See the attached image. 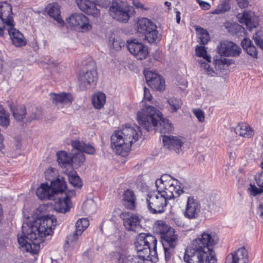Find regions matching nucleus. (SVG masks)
<instances>
[{"label":"nucleus","mask_w":263,"mask_h":263,"mask_svg":"<svg viewBox=\"0 0 263 263\" xmlns=\"http://www.w3.org/2000/svg\"><path fill=\"white\" fill-rule=\"evenodd\" d=\"M57 223L54 215H45L38 219L33 225L28 226L26 232L23 227L22 234L17 236L19 245L21 247H27L28 245L31 248V245H33L40 247L44 242V238L52 234Z\"/></svg>","instance_id":"nucleus-1"},{"label":"nucleus","mask_w":263,"mask_h":263,"mask_svg":"<svg viewBox=\"0 0 263 263\" xmlns=\"http://www.w3.org/2000/svg\"><path fill=\"white\" fill-rule=\"evenodd\" d=\"M137 119L139 125L147 132L158 130L161 133L172 130L171 124L155 107L148 105L138 111Z\"/></svg>","instance_id":"nucleus-2"},{"label":"nucleus","mask_w":263,"mask_h":263,"mask_svg":"<svg viewBox=\"0 0 263 263\" xmlns=\"http://www.w3.org/2000/svg\"><path fill=\"white\" fill-rule=\"evenodd\" d=\"M142 135L140 127L125 124L121 130L115 131L111 137V146L117 154L128 152L133 143Z\"/></svg>","instance_id":"nucleus-3"},{"label":"nucleus","mask_w":263,"mask_h":263,"mask_svg":"<svg viewBox=\"0 0 263 263\" xmlns=\"http://www.w3.org/2000/svg\"><path fill=\"white\" fill-rule=\"evenodd\" d=\"M156 238L149 234L140 233L136 238L135 246L138 254L146 257L147 260L155 263L158 260Z\"/></svg>","instance_id":"nucleus-4"},{"label":"nucleus","mask_w":263,"mask_h":263,"mask_svg":"<svg viewBox=\"0 0 263 263\" xmlns=\"http://www.w3.org/2000/svg\"><path fill=\"white\" fill-rule=\"evenodd\" d=\"M155 230L160 234L166 261L170 260L174 249L177 245L178 235L173 228L162 221L156 223Z\"/></svg>","instance_id":"nucleus-5"},{"label":"nucleus","mask_w":263,"mask_h":263,"mask_svg":"<svg viewBox=\"0 0 263 263\" xmlns=\"http://www.w3.org/2000/svg\"><path fill=\"white\" fill-rule=\"evenodd\" d=\"M157 190L167 200L179 197L184 192L178 185L177 180L168 174H164L155 181Z\"/></svg>","instance_id":"nucleus-6"},{"label":"nucleus","mask_w":263,"mask_h":263,"mask_svg":"<svg viewBox=\"0 0 263 263\" xmlns=\"http://www.w3.org/2000/svg\"><path fill=\"white\" fill-rule=\"evenodd\" d=\"M212 234V232L210 231L203 232L200 237L193 241L192 245L211 255V258L209 259L210 263H216L217 261L216 255L211 247L216 243V240L215 236Z\"/></svg>","instance_id":"nucleus-7"},{"label":"nucleus","mask_w":263,"mask_h":263,"mask_svg":"<svg viewBox=\"0 0 263 263\" xmlns=\"http://www.w3.org/2000/svg\"><path fill=\"white\" fill-rule=\"evenodd\" d=\"M147 208L152 214H161L165 212L167 200L158 190L149 192L146 196Z\"/></svg>","instance_id":"nucleus-8"},{"label":"nucleus","mask_w":263,"mask_h":263,"mask_svg":"<svg viewBox=\"0 0 263 263\" xmlns=\"http://www.w3.org/2000/svg\"><path fill=\"white\" fill-rule=\"evenodd\" d=\"M133 8L122 2H113L109 8V14L115 20L126 23L131 14Z\"/></svg>","instance_id":"nucleus-9"},{"label":"nucleus","mask_w":263,"mask_h":263,"mask_svg":"<svg viewBox=\"0 0 263 263\" xmlns=\"http://www.w3.org/2000/svg\"><path fill=\"white\" fill-rule=\"evenodd\" d=\"M137 31L144 34L145 40L149 43L155 42L158 38L157 26L147 18L139 19L137 23Z\"/></svg>","instance_id":"nucleus-10"},{"label":"nucleus","mask_w":263,"mask_h":263,"mask_svg":"<svg viewBox=\"0 0 263 263\" xmlns=\"http://www.w3.org/2000/svg\"><path fill=\"white\" fill-rule=\"evenodd\" d=\"M211 255L206 252L193 246L187 247L185 251L183 259L186 263H210Z\"/></svg>","instance_id":"nucleus-11"},{"label":"nucleus","mask_w":263,"mask_h":263,"mask_svg":"<svg viewBox=\"0 0 263 263\" xmlns=\"http://www.w3.org/2000/svg\"><path fill=\"white\" fill-rule=\"evenodd\" d=\"M162 142L165 146L170 151L179 154L182 153L184 144L186 142V139L179 136H163Z\"/></svg>","instance_id":"nucleus-12"},{"label":"nucleus","mask_w":263,"mask_h":263,"mask_svg":"<svg viewBox=\"0 0 263 263\" xmlns=\"http://www.w3.org/2000/svg\"><path fill=\"white\" fill-rule=\"evenodd\" d=\"M217 50L221 56L228 57H238L241 52V49L238 45L229 41L221 42L217 46Z\"/></svg>","instance_id":"nucleus-13"},{"label":"nucleus","mask_w":263,"mask_h":263,"mask_svg":"<svg viewBox=\"0 0 263 263\" xmlns=\"http://www.w3.org/2000/svg\"><path fill=\"white\" fill-rule=\"evenodd\" d=\"M126 46L129 52L137 60L145 59L148 54L147 47L136 39L127 41Z\"/></svg>","instance_id":"nucleus-14"},{"label":"nucleus","mask_w":263,"mask_h":263,"mask_svg":"<svg viewBox=\"0 0 263 263\" xmlns=\"http://www.w3.org/2000/svg\"><path fill=\"white\" fill-rule=\"evenodd\" d=\"M200 212L201 204L199 200L194 196H189L183 212L184 217L189 219H195L199 217Z\"/></svg>","instance_id":"nucleus-15"},{"label":"nucleus","mask_w":263,"mask_h":263,"mask_svg":"<svg viewBox=\"0 0 263 263\" xmlns=\"http://www.w3.org/2000/svg\"><path fill=\"white\" fill-rule=\"evenodd\" d=\"M120 216L123 220V226L126 230L135 232L141 230V219L137 215L128 212H124L121 214Z\"/></svg>","instance_id":"nucleus-16"},{"label":"nucleus","mask_w":263,"mask_h":263,"mask_svg":"<svg viewBox=\"0 0 263 263\" xmlns=\"http://www.w3.org/2000/svg\"><path fill=\"white\" fill-rule=\"evenodd\" d=\"M113 257L118 260V263H145V261H148L143 255L127 254L126 250L122 249L115 252Z\"/></svg>","instance_id":"nucleus-17"},{"label":"nucleus","mask_w":263,"mask_h":263,"mask_svg":"<svg viewBox=\"0 0 263 263\" xmlns=\"http://www.w3.org/2000/svg\"><path fill=\"white\" fill-rule=\"evenodd\" d=\"M98 76L96 69L95 67L87 70L80 75L79 86L81 89L84 90L89 88L91 86L96 85Z\"/></svg>","instance_id":"nucleus-18"},{"label":"nucleus","mask_w":263,"mask_h":263,"mask_svg":"<svg viewBox=\"0 0 263 263\" xmlns=\"http://www.w3.org/2000/svg\"><path fill=\"white\" fill-rule=\"evenodd\" d=\"M12 6L6 2H0V21L3 23V32L4 28L10 26L15 23L13 20Z\"/></svg>","instance_id":"nucleus-19"},{"label":"nucleus","mask_w":263,"mask_h":263,"mask_svg":"<svg viewBox=\"0 0 263 263\" xmlns=\"http://www.w3.org/2000/svg\"><path fill=\"white\" fill-rule=\"evenodd\" d=\"M146 82L149 86L154 90H163L165 89V81L158 73L151 71H144Z\"/></svg>","instance_id":"nucleus-20"},{"label":"nucleus","mask_w":263,"mask_h":263,"mask_svg":"<svg viewBox=\"0 0 263 263\" xmlns=\"http://www.w3.org/2000/svg\"><path fill=\"white\" fill-rule=\"evenodd\" d=\"M66 21L70 26L79 27L84 31H88L91 29L88 18L82 13L72 14Z\"/></svg>","instance_id":"nucleus-21"},{"label":"nucleus","mask_w":263,"mask_h":263,"mask_svg":"<svg viewBox=\"0 0 263 263\" xmlns=\"http://www.w3.org/2000/svg\"><path fill=\"white\" fill-rule=\"evenodd\" d=\"M236 17L240 23L245 24L250 30L258 25V17L253 11L244 10L242 13H238Z\"/></svg>","instance_id":"nucleus-22"},{"label":"nucleus","mask_w":263,"mask_h":263,"mask_svg":"<svg viewBox=\"0 0 263 263\" xmlns=\"http://www.w3.org/2000/svg\"><path fill=\"white\" fill-rule=\"evenodd\" d=\"M15 23L4 28V30H6L10 36L11 41L13 45L16 47H21L26 44V41L24 35L17 29L14 28Z\"/></svg>","instance_id":"nucleus-23"},{"label":"nucleus","mask_w":263,"mask_h":263,"mask_svg":"<svg viewBox=\"0 0 263 263\" xmlns=\"http://www.w3.org/2000/svg\"><path fill=\"white\" fill-rule=\"evenodd\" d=\"M248 254L245 247L230 253L227 258V263H248Z\"/></svg>","instance_id":"nucleus-24"},{"label":"nucleus","mask_w":263,"mask_h":263,"mask_svg":"<svg viewBox=\"0 0 263 263\" xmlns=\"http://www.w3.org/2000/svg\"><path fill=\"white\" fill-rule=\"evenodd\" d=\"M89 222L87 218L79 219L76 223V231L72 235H69L67 238V243H70L78 240L83 232L89 226Z\"/></svg>","instance_id":"nucleus-25"},{"label":"nucleus","mask_w":263,"mask_h":263,"mask_svg":"<svg viewBox=\"0 0 263 263\" xmlns=\"http://www.w3.org/2000/svg\"><path fill=\"white\" fill-rule=\"evenodd\" d=\"M80 9L88 15L98 17L100 15V10L96 7L95 2L89 0H76Z\"/></svg>","instance_id":"nucleus-26"},{"label":"nucleus","mask_w":263,"mask_h":263,"mask_svg":"<svg viewBox=\"0 0 263 263\" xmlns=\"http://www.w3.org/2000/svg\"><path fill=\"white\" fill-rule=\"evenodd\" d=\"M50 99L52 103L55 105H66L70 104L73 100V97L71 93L61 92L59 93L51 92L49 94Z\"/></svg>","instance_id":"nucleus-27"},{"label":"nucleus","mask_w":263,"mask_h":263,"mask_svg":"<svg viewBox=\"0 0 263 263\" xmlns=\"http://www.w3.org/2000/svg\"><path fill=\"white\" fill-rule=\"evenodd\" d=\"M36 195L40 199L45 200L54 199L55 196L51 186L47 183H43L37 187Z\"/></svg>","instance_id":"nucleus-28"},{"label":"nucleus","mask_w":263,"mask_h":263,"mask_svg":"<svg viewBox=\"0 0 263 263\" xmlns=\"http://www.w3.org/2000/svg\"><path fill=\"white\" fill-rule=\"evenodd\" d=\"M122 204L128 210H134L136 206V196L133 191L130 189L125 190L122 195Z\"/></svg>","instance_id":"nucleus-29"},{"label":"nucleus","mask_w":263,"mask_h":263,"mask_svg":"<svg viewBox=\"0 0 263 263\" xmlns=\"http://www.w3.org/2000/svg\"><path fill=\"white\" fill-rule=\"evenodd\" d=\"M71 207V203L69 197L65 194L64 196L58 197L54 203V209L59 213H65Z\"/></svg>","instance_id":"nucleus-30"},{"label":"nucleus","mask_w":263,"mask_h":263,"mask_svg":"<svg viewBox=\"0 0 263 263\" xmlns=\"http://www.w3.org/2000/svg\"><path fill=\"white\" fill-rule=\"evenodd\" d=\"M46 11L50 16L53 17L61 26L64 24L60 15V6L57 3L49 4L46 8Z\"/></svg>","instance_id":"nucleus-31"},{"label":"nucleus","mask_w":263,"mask_h":263,"mask_svg":"<svg viewBox=\"0 0 263 263\" xmlns=\"http://www.w3.org/2000/svg\"><path fill=\"white\" fill-rule=\"evenodd\" d=\"M8 105L12 112L13 117L16 121H21L25 118L26 115V109L24 106L18 105L13 108L11 101H8Z\"/></svg>","instance_id":"nucleus-32"},{"label":"nucleus","mask_w":263,"mask_h":263,"mask_svg":"<svg viewBox=\"0 0 263 263\" xmlns=\"http://www.w3.org/2000/svg\"><path fill=\"white\" fill-rule=\"evenodd\" d=\"M71 146L72 148L81 149L83 153L92 155L95 152V149L93 146L89 144H86L79 140H72Z\"/></svg>","instance_id":"nucleus-33"},{"label":"nucleus","mask_w":263,"mask_h":263,"mask_svg":"<svg viewBox=\"0 0 263 263\" xmlns=\"http://www.w3.org/2000/svg\"><path fill=\"white\" fill-rule=\"evenodd\" d=\"M55 195L59 193H62L67 188L66 182L63 177H58L54 180H52L50 183Z\"/></svg>","instance_id":"nucleus-34"},{"label":"nucleus","mask_w":263,"mask_h":263,"mask_svg":"<svg viewBox=\"0 0 263 263\" xmlns=\"http://www.w3.org/2000/svg\"><path fill=\"white\" fill-rule=\"evenodd\" d=\"M241 44L248 54L254 58H257L258 53L256 48L249 39L244 38L241 41Z\"/></svg>","instance_id":"nucleus-35"},{"label":"nucleus","mask_w":263,"mask_h":263,"mask_svg":"<svg viewBox=\"0 0 263 263\" xmlns=\"http://www.w3.org/2000/svg\"><path fill=\"white\" fill-rule=\"evenodd\" d=\"M235 133L243 137L249 138L253 135V130L247 124H239L235 128Z\"/></svg>","instance_id":"nucleus-36"},{"label":"nucleus","mask_w":263,"mask_h":263,"mask_svg":"<svg viewBox=\"0 0 263 263\" xmlns=\"http://www.w3.org/2000/svg\"><path fill=\"white\" fill-rule=\"evenodd\" d=\"M106 102L105 95L101 92L96 93L92 97V103L94 107L100 109L102 108Z\"/></svg>","instance_id":"nucleus-37"},{"label":"nucleus","mask_w":263,"mask_h":263,"mask_svg":"<svg viewBox=\"0 0 263 263\" xmlns=\"http://www.w3.org/2000/svg\"><path fill=\"white\" fill-rule=\"evenodd\" d=\"M72 156L71 157V162L77 165H81L85 160V157L81 149L72 148Z\"/></svg>","instance_id":"nucleus-38"},{"label":"nucleus","mask_w":263,"mask_h":263,"mask_svg":"<svg viewBox=\"0 0 263 263\" xmlns=\"http://www.w3.org/2000/svg\"><path fill=\"white\" fill-rule=\"evenodd\" d=\"M231 9L230 0H222L216 8L211 12L212 14H222Z\"/></svg>","instance_id":"nucleus-39"},{"label":"nucleus","mask_w":263,"mask_h":263,"mask_svg":"<svg viewBox=\"0 0 263 263\" xmlns=\"http://www.w3.org/2000/svg\"><path fill=\"white\" fill-rule=\"evenodd\" d=\"M57 161L61 167L71 165V157H69L65 151H59L57 153Z\"/></svg>","instance_id":"nucleus-40"},{"label":"nucleus","mask_w":263,"mask_h":263,"mask_svg":"<svg viewBox=\"0 0 263 263\" xmlns=\"http://www.w3.org/2000/svg\"><path fill=\"white\" fill-rule=\"evenodd\" d=\"M109 46L118 51L125 45L124 41L119 36H111L109 40Z\"/></svg>","instance_id":"nucleus-41"},{"label":"nucleus","mask_w":263,"mask_h":263,"mask_svg":"<svg viewBox=\"0 0 263 263\" xmlns=\"http://www.w3.org/2000/svg\"><path fill=\"white\" fill-rule=\"evenodd\" d=\"M167 102L173 112L177 111L182 105V102L180 99L174 97L169 98Z\"/></svg>","instance_id":"nucleus-42"},{"label":"nucleus","mask_w":263,"mask_h":263,"mask_svg":"<svg viewBox=\"0 0 263 263\" xmlns=\"http://www.w3.org/2000/svg\"><path fill=\"white\" fill-rule=\"evenodd\" d=\"M197 35L200 40V43L202 45L206 44L210 40L209 33L206 30L203 28H200L198 30Z\"/></svg>","instance_id":"nucleus-43"},{"label":"nucleus","mask_w":263,"mask_h":263,"mask_svg":"<svg viewBox=\"0 0 263 263\" xmlns=\"http://www.w3.org/2000/svg\"><path fill=\"white\" fill-rule=\"evenodd\" d=\"M68 179L70 183L74 187L79 188L82 186L81 178L76 173H72L71 175H69Z\"/></svg>","instance_id":"nucleus-44"},{"label":"nucleus","mask_w":263,"mask_h":263,"mask_svg":"<svg viewBox=\"0 0 263 263\" xmlns=\"http://www.w3.org/2000/svg\"><path fill=\"white\" fill-rule=\"evenodd\" d=\"M195 51L198 57L203 58L208 62H211V57L207 54L206 50L204 46H197Z\"/></svg>","instance_id":"nucleus-45"},{"label":"nucleus","mask_w":263,"mask_h":263,"mask_svg":"<svg viewBox=\"0 0 263 263\" xmlns=\"http://www.w3.org/2000/svg\"><path fill=\"white\" fill-rule=\"evenodd\" d=\"M253 39L256 45L263 50V32L257 31L253 35Z\"/></svg>","instance_id":"nucleus-46"},{"label":"nucleus","mask_w":263,"mask_h":263,"mask_svg":"<svg viewBox=\"0 0 263 263\" xmlns=\"http://www.w3.org/2000/svg\"><path fill=\"white\" fill-rule=\"evenodd\" d=\"M57 171L55 168L53 167L48 168L45 172V177L46 180L50 181L54 180L57 176Z\"/></svg>","instance_id":"nucleus-47"},{"label":"nucleus","mask_w":263,"mask_h":263,"mask_svg":"<svg viewBox=\"0 0 263 263\" xmlns=\"http://www.w3.org/2000/svg\"><path fill=\"white\" fill-rule=\"evenodd\" d=\"M221 56L219 59H217L215 61L216 65H227L228 66L231 65L232 64H234L235 61L233 59H228L225 57Z\"/></svg>","instance_id":"nucleus-48"},{"label":"nucleus","mask_w":263,"mask_h":263,"mask_svg":"<svg viewBox=\"0 0 263 263\" xmlns=\"http://www.w3.org/2000/svg\"><path fill=\"white\" fill-rule=\"evenodd\" d=\"M10 124L9 115L6 114L0 115V126L7 128Z\"/></svg>","instance_id":"nucleus-49"},{"label":"nucleus","mask_w":263,"mask_h":263,"mask_svg":"<svg viewBox=\"0 0 263 263\" xmlns=\"http://www.w3.org/2000/svg\"><path fill=\"white\" fill-rule=\"evenodd\" d=\"M250 194L253 196H256L263 192V188L257 187L255 185L250 184L248 189Z\"/></svg>","instance_id":"nucleus-50"},{"label":"nucleus","mask_w":263,"mask_h":263,"mask_svg":"<svg viewBox=\"0 0 263 263\" xmlns=\"http://www.w3.org/2000/svg\"><path fill=\"white\" fill-rule=\"evenodd\" d=\"M209 63V62L206 63L203 61H201V67L204 68L208 74L212 76L213 73L214 72V71L213 70V68L210 67Z\"/></svg>","instance_id":"nucleus-51"},{"label":"nucleus","mask_w":263,"mask_h":263,"mask_svg":"<svg viewBox=\"0 0 263 263\" xmlns=\"http://www.w3.org/2000/svg\"><path fill=\"white\" fill-rule=\"evenodd\" d=\"M193 112L199 122H202L204 121V114L201 109H194Z\"/></svg>","instance_id":"nucleus-52"},{"label":"nucleus","mask_w":263,"mask_h":263,"mask_svg":"<svg viewBox=\"0 0 263 263\" xmlns=\"http://www.w3.org/2000/svg\"><path fill=\"white\" fill-rule=\"evenodd\" d=\"M255 180L257 185L259 187L263 188V172L256 174Z\"/></svg>","instance_id":"nucleus-53"},{"label":"nucleus","mask_w":263,"mask_h":263,"mask_svg":"<svg viewBox=\"0 0 263 263\" xmlns=\"http://www.w3.org/2000/svg\"><path fill=\"white\" fill-rule=\"evenodd\" d=\"M42 114L40 109H36L35 111L31 114L30 116V120L37 119L39 120L42 118Z\"/></svg>","instance_id":"nucleus-54"},{"label":"nucleus","mask_w":263,"mask_h":263,"mask_svg":"<svg viewBox=\"0 0 263 263\" xmlns=\"http://www.w3.org/2000/svg\"><path fill=\"white\" fill-rule=\"evenodd\" d=\"M95 3L97 6L102 8H107L109 6L110 2L108 0H96Z\"/></svg>","instance_id":"nucleus-55"},{"label":"nucleus","mask_w":263,"mask_h":263,"mask_svg":"<svg viewBox=\"0 0 263 263\" xmlns=\"http://www.w3.org/2000/svg\"><path fill=\"white\" fill-rule=\"evenodd\" d=\"M238 6L241 9L247 8L249 5V0H236Z\"/></svg>","instance_id":"nucleus-56"},{"label":"nucleus","mask_w":263,"mask_h":263,"mask_svg":"<svg viewBox=\"0 0 263 263\" xmlns=\"http://www.w3.org/2000/svg\"><path fill=\"white\" fill-rule=\"evenodd\" d=\"M196 1L202 9L207 10L210 9L211 5L209 3L202 0H196Z\"/></svg>","instance_id":"nucleus-57"},{"label":"nucleus","mask_w":263,"mask_h":263,"mask_svg":"<svg viewBox=\"0 0 263 263\" xmlns=\"http://www.w3.org/2000/svg\"><path fill=\"white\" fill-rule=\"evenodd\" d=\"M152 96L149 92V90L148 89L146 88L145 87H144V99L147 101H151Z\"/></svg>","instance_id":"nucleus-58"},{"label":"nucleus","mask_w":263,"mask_h":263,"mask_svg":"<svg viewBox=\"0 0 263 263\" xmlns=\"http://www.w3.org/2000/svg\"><path fill=\"white\" fill-rule=\"evenodd\" d=\"M88 205H90L92 207L95 208V204L91 201H90V203H85L84 204V207L86 209V212L87 213H88L89 214L93 213L95 212V208H93V209H90L89 208V207H88Z\"/></svg>","instance_id":"nucleus-59"},{"label":"nucleus","mask_w":263,"mask_h":263,"mask_svg":"<svg viewBox=\"0 0 263 263\" xmlns=\"http://www.w3.org/2000/svg\"><path fill=\"white\" fill-rule=\"evenodd\" d=\"M4 142V137L2 135L0 134V151L4 149V145L3 143Z\"/></svg>","instance_id":"nucleus-60"},{"label":"nucleus","mask_w":263,"mask_h":263,"mask_svg":"<svg viewBox=\"0 0 263 263\" xmlns=\"http://www.w3.org/2000/svg\"><path fill=\"white\" fill-rule=\"evenodd\" d=\"M176 22L178 24H179L180 22V13L179 11H176Z\"/></svg>","instance_id":"nucleus-61"},{"label":"nucleus","mask_w":263,"mask_h":263,"mask_svg":"<svg viewBox=\"0 0 263 263\" xmlns=\"http://www.w3.org/2000/svg\"><path fill=\"white\" fill-rule=\"evenodd\" d=\"M7 114L6 110H5L3 106L0 104V115L2 116L3 115Z\"/></svg>","instance_id":"nucleus-62"},{"label":"nucleus","mask_w":263,"mask_h":263,"mask_svg":"<svg viewBox=\"0 0 263 263\" xmlns=\"http://www.w3.org/2000/svg\"><path fill=\"white\" fill-rule=\"evenodd\" d=\"M134 5L138 8H143V5L139 2H135Z\"/></svg>","instance_id":"nucleus-63"},{"label":"nucleus","mask_w":263,"mask_h":263,"mask_svg":"<svg viewBox=\"0 0 263 263\" xmlns=\"http://www.w3.org/2000/svg\"><path fill=\"white\" fill-rule=\"evenodd\" d=\"M3 68V60L0 57V73L2 72Z\"/></svg>","instance_id":"nucleus-64"}]
</instances>
